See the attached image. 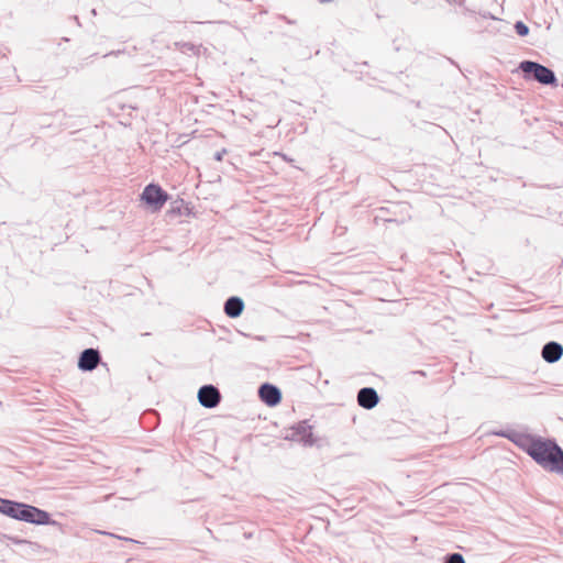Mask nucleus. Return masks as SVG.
<instances>
[{"instance_id": "obj_1", "label": "nucleus", "mask_w": 563, "mask_h": 563, "mask_svg": "<svg viewBox=\"0 0 563 563\" xmlns=\"http://www.w3.org/2000/svg\"><path fill=\"white\" fill-rule=\"evenodd\" d=\"M512 440L543 470L563 475V451L555 442L528 435H517Z\"/></svg>"}, {"instance_id": "obj_2", "label": "nucleus", "mask_w": 563, "mask_h": 563, "mask_svg": "<svg viewBox=\"0 0 563 563\" xmlns=\"http://www.w3.org/2000/svg\"><path fill=\"white\" fill-rule=\"evenodd\" d=\"M519 69L526 77L532 76L537 81L543 85H551L556 80L551 69L536 62L523 60L519 64Z\"/></svg>"}, {"instance_id": "obj_3", "label": "nucleus", "mask_w": 563, "mask_h": 563, "mask_svg": "<svg viewBox=\"0 0 563 563\" xmlns=\"http://www.w3.org/2000/svg\"><path fill=\"white\" fill-rule=\"evenodd\" d=\"M20 521H25L33 525H54L55 521L51 520L48 512L36 508L31 505L22 504L19 511Z\"/></svg>"}, {"instance_id": "obj_4", "label": "nucleus", "mask_w": 563, "mask_h": 563, "mask_svg": "<svg viewBox=\"0 0 563 563\" xmlns=\"http://www.w3.org/2000/svg\"><path fill=\"white\" fill-rule=\"evenodd\" d=\"M141 198L152 211H158L167 201L168 196L159 186L151 184L144 188Z\"/></svg>"}, {"instance_id": "obj_5", "label": "nucleus", "mask_w": 563, "mask_h": 563, "mask_svg": "<svg viewBox=\"0 0 563 563\" xmlns=\"http://www.w3.org/2000/svg\"><path fill=\"white\" fill-rule=\"evenodd\" d=\"M198 400L206 408H213L220 401V394L212 385L203 386L198 391Z\"/></svg>"}, {"instance_id": "obj_6", "label": "nucleus", "mask_w": 563, "mask_h": 563, "mask_svg": "<svg viewBox=\"0 0 563 563\" xmlns=\"http://www.w3.org/2000/svg\"><path fill=\"white\" fill-rule=\"evenodd\" d=\"M258 393L261 399L269 407L278 405L282 400V394L279 389L273 385H262Z\"/></svg>"}, {"instance_id": "obj_7", "label": "nucleus", "mask_w": 563, "mask_h": 563, "mask_svg": "<svg viewBox=\"0 0 563 563\" xmlns=\"http://www.w3.org/2000/svg\"><path fill=\"white\" fill-rule=\"evenodd\" d=\"M99 353L93 349L85 350L78 362V367L82 371H92L99 363Z\"/></svg>"}, {"instance_id": "obj_8", "label": "nucleus", "mask_w": 563, "mask_h": 563, "mask_svg": "<svg viewBox=\"0 0 563 563\" xmlns=\"http://www.w3.org/2000/svg\"><path fill=\"white\" fill-rule=\"evenodd\" d=\"M357 401L361 407L372 409L378 402V395L373 388H362L358 391Z\"/></svg>"}, {"instance_id": "obj_9", "label": "nucleus", "mask_w": 563, "mask_h": 563, "mask_svg": "<svg viewBox=\"0 0 563 563\" xmlns=\"http://www.w3.org/2000/svg\"><path fill=\"white\" fill-rule=\"evenodd\" d=\"M563 355V347L556 342H549L542 349V357L548 363L559 361Z\"/></svg>"}, {"instance_id": "obj_10", "label": "nucleus", "mask_w": 563, "mask_h": 563, "mask_svg": "<svg viewBox=\"0 0 563 563\" xmlns=\"http://www.w3.org/2000/svg\"><path fill=\"white\" fill-rule=\"evenodd\" d=\"M21 505H22V503L1 499L0 500V514L18 520Z\"/></svg>"}, {"instance_id": "obj_11", "label": "nucleus", "mask_w": 563, "mask_h": 563, "mask_svg": "<svg viewBox=\"0 0 563 563\" xmlns=\"http://www.w3.org/2000/svg\"><path fill=\"white\" fill-rule=\"evenodd\" d=\"M244 303L242 299L238 297H231L230 299L227 300L224 305V311L231 318L239 317L242 313Z\"/></svg>"}, {"instance_id": "obj_12", "label": "nucleus", "mask_w": 563, "mask_h": 563, "mask_svg": "<svg viewBox=\"0 0 563 563\" xmlns=\"http://www.w3.org/2000/svg\"><path fill=\"white\" fill-rule=\"evenodd\" d=\"M298 431L299 441H301L305 445L314 444L311 427L302 424L298 427Z\"/></svg>"}, {"instance_id": "obj_13", "label": "nucleus", "mask_w": 563, "mask_h": 563, "mask_svg": "<svg viewBox=\"0 0 563 563\" xmlns=\"http://www.w3.org/2000/svg\"><path fill=\"white\" fill-rule=\"evenodd\" d=\"M515 30H516L517 34L520 36H526L529 33V27L521 21H518L515 24Z\"/></svg>"}, {"instance_id": "obj_14", "label": "nucleus", "mask_w": 563, "mask_h": 563, "mask_svg": "<svg viewBox=\"0 0 563 563\" xmlns=\"http://www.w3.org/2000/svg\"><path fill=\"white\" fill-rule=\"evenodd\" d=\"M445 563H465V561L461 554L454 553L448 556Z\"/></svg>"}, {"instance_id": "obj_15", "label": "nucleus", "mask_w": 563, "mask_h": 563, "mask_svg": "<svg viewBox=\"0 0 563 563\" xmlns=\"http://www.w3.org/2000/svg\"><path fill=\"white\" fill-rule=\"evenodd\" d=\"M227 154V150H221L216 153L214 158L220 162L222 161L223 156Z\"/></svg>"}]
</instances>
